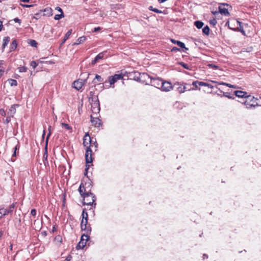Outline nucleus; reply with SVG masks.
<instances>
[{"mask_svg": "<svg viewBox=\"0 0 261 261\" xmlns=\"http://www.w3.org/2000/svg\"><path fill=\"white\" fill-rule=\"evenodd\" d=\"M83 145L85 148V161L86 168L85 175L87 174L90 165L93 162V151H96L98 148V143L96 141L93 142L88 133H87L83 137Z\"/></svg>", "mask_w": 261, "mask_h": 261, "instance_id": "nucleus-1", "label": "nucleus"}, {"mask_svg": "<svg viewBox=\"0 0 261 261\" xmlns=\"http://www.w3.org/2000/svg\"><path fill=\"white\" fill-rule=\"evenodd\" d=\"M228 28L232 30H239L244 34L245 32L243 30L241 25V22L236 19L230 18L226 22Z\"/></svg>", "mask_w": 261, "mask_h": 261, "instance_id": "nucleus-2", "label": "nucleus"}, {"mask_svg": "<svg viewBox=\"0 0 261 261\" xmlns=\"http://www.w3.org/2000/svg\"><path fill=\"white\" fill-rule=\"evenodd\" d=\"M92 185L89 182L81 183L79 191L82 197L90 194L91 193Z\"/></svg>", "mask_w": 261, "mask_h": 261, "instance_id": "nucleus-3", "label": "nucleus"}, {"mask_svg": "<svg viewBox=\"0 0 261 261\" xmlns=\"http://www.w3.org/2000/svg\"><path fill=\"white\" fill-rule=\"evenodd\" d=\"M83 199V203L84 205H87L93 206L95 207L96 205L95 201L96 198L93 193H90V194L84 196L82 197Z\"/></svg>", "mask_w": 261, "mask_h": 261, "instance_id": "nucleus-4", "label": "nucleus"}, {"mask_svg": "<svg viewBox=\"0 0 261 261\" xmlns=\"http://www.w3.org/2000/svg\"><path fill=\"white\" fill-rule=\"evenodd\" d=\"M247 109H250L255 107L257 105V99L250 95H247L245 100L243 102Z\"/></svg>", "mask_w": 261, "mask_h": 261, "instance_id": "nucleus-5", "label": "nucleus"}, {"mask_svg": "<svg viewBox=\"0 0 261 261\" xmlns=\"http://www.w3.org/2000/svg\"><path fill=\"white\" fill-rule=\"evenodd\" d=\"M15 207V203H12L10 205L8 208L2 207L0 208V219H1L4 216L10 215H12Z\"/></svg>", "mask_w": 261, "mask_h": 261, "instance_id": "nucleus-6", "label": "nucleus"}, {"mask_svg": "<svg viewBox=\"0 0 261 261\" xmlns=\"http://www.w3.org/2000/svg\"><path fill=\"white\" fill-rule=\"evenodd\" d=\"M88 219H82L81 228L85 233H90L91 232V227L90 225L88 223Z\"/></svg>", "mask_w": 261, "mask_h": 261, "instance_id": "nucleus-7", "label": "nucleus"}, {"mask_svg": "<svg viewBox=\"0 0 261 261\" xmlns=\"http://www.w3.org/2000/svg\"><path fill=\"white\" fill-rule=\"evenodd\" d=\"M87 79L88 77L84 80L79 79L72 83V87L77 90H80L87 83Z\"/></svg>", "mask_w": 261, "mask_h": 261, "instance_id": "nucleus-8", "label": "nucleus"}, {"mask_svg": "<svg viewBox=\"0 0 261 261\" xmlns=\"http://www.w3.org/2000/svg\"><path fill=\"white\" fill-rule=\"evenodd\" d=\"M123 79V75L121 74H115L114 75L110 76L108 77V82L110 83L109 87H114V84L118 80Z\"/></svg>", "mask_w": 261, "mask_h": 261, "instance_id": "nucleus-9", "label": "nucleus"}, {"mask_svg": "<svg viewBox=\"0 0 261 261\" xmlns=\"http://www.w3.org/2000/svg\"><path fill=\"white\" fill-rule=\"evenodd\" d=\"M89 233H84L82 234L81 241L76 246V249H83L86 245L87 241L89 239Z\"/></svg>", "mask_w": 261, "mask_h": 261, "instance_id": "nucleus-10", "label": "nucleus"}, {"mask_svg": "<svg viewBox=\"0 0 261 261\" xmlns=\"http://www.w3.org/2000/svg\"><path fill=\"white\" fill-rule=\"evenodd\" d=\"M162 82L163 80L159 77H151L150 79L151 85L159 89H161Z\"/></svg>", "mask_w": 261, "mask_h": 261, "instance_id": "nucleus-11", "label": "nucleus"}, {"mask_svg": "<svg viewBox=\"0 0 261 261\" xmlns=\"http://www.w3.org/2000/svg\"><path fill=\"white\" fill-rule=\"evenodd\" d=\"M173 89V86L170 82L164 81L163 80L161 89L163 91H170Z\"/></svg>", "mask_w": 261, "mask_h": 261, "instance_id": "nucleus-12", "label": "nucleus"}, {"mask_svg": "<svg viewBox=\"0 0 261 261\" xmlns=\"http://www.w3.org/2000/svg\"><path fill=\"white\" fill-rule=\"evenodd\" d=\"M134 79L135 81L139 82H143V78H145L146 76H148V74L145 73H140L138 71L134 72Z\"/></svg>", "mask_w": 261, "mask_h": 261, "instance_id": "nucleus-13", "label": "nucleus"}, {"mask_svg": "<svg viewBox=\"0 0 261 261\" xmlns=\"http://www.w3.org/2000/svg\"><path fill=\"white\" fill-rule=\"evenodd\" d=\"M228 5L225 4H222L219 7V12L225 16H229L230 15L229 12H228V9L226 7H228Z\"/></svg>", "mask_w": 261, "mask_h": 261, "instance_id": "nucleus-14", "label": "nucleus"}, {"mask_svg": "<svg viewBox=\"0 0 261 261\" xmlns=\"http://www.w3.org/2000/svg\"><path fill=\"white\" fill-rule=\"evenodd\" d=\"M91 122L92 123V124L95 126L97 127H99L102 125V122L100 119H99L97 117H94L92 115H91Z\"/></svg>", "mask_w": 261, "mask_h": 261, "instance_id": "nucleus-15", "label": "nucleus"}, {"mask_svg": "<svg viewBox=\"0 0 261 261\" xmlns=\"http://www.w3.org/2000/svg\"><path fill=\"white\" fill-rule=\"evenodd\" d=\"M40 12H43V16L50 17L53 15V10L50 7L45 8L43 10H40Z\"/></svg>", "mask_w": 261, "mask_h": 261, "instance_id": "nucleus-16", "label": "nucleus"}, {"mask_svg": "<svg viewBox=\"0 0 261 261\" xmlns=\"http://www.w3.org/2000/svg\"><path fill=\"white\" fill-rule=\"evenodd\" d=\"M97 102L95 101L93 104H92V111L94 113H98L100 110L99 103L97 99Z\"/></svg>", "mask_w": 261, "mask_h": 261, "instance_id": "nucleus-17", "label": "nucleus"}, {"mask_svg": "<svg viewBox=\"0 0 261 261\" xmlns=\"http://www.w3.org/2000/svg\"><path fill=\"white\" fill-rule=\"evenodd\" d=\"M103 53H100L99 54H98L95 57V58L94 59V60H93L92 61H91V65H95L99 60H100V59H102L103 58Z\"/></svg>", "mask_w": 261, "mask_h": 261, "instance_id": "nucleus-18", "label": "nucleus"}, {"mask_svg": "<svg viewBox=\"0 0 261 261\" xmlns=\"http://www.w3.org/2000/svg\"><path fill=\"white\" fill-rule=\"evenodd\" d=\"M235 95L236 96L238 97H245L246 98L247 96V93L246 92H244L243 91H236L234 92Z\"/></svg>", "mask_w": 261, "mask_h": 261, "instance_id": "nucleus-19", "label": "nucleus"}, {"mask_svg": "<svg viewBox=\"0 0 261 261\" xmlns=\"http://www.w3.org/2000/svg\"><path fill=\"white\" fill-rule=\"evenodd\" d=\"M87 39V38L85 36H83L80 38H79L75 42L73 43V45H79L83 43H84Z\"/></svg>", "mask_w": 261, "mask_h": 261, "instance_id": "nucleus-20", "label": "nucleus"}, {"mask_svg": "<svg viewBox=\"0 0 261 261\" xmlns=\"http://www.w3.org/2000/svg\"><path fill=\"white\" fill-rule=\"evenodd\" d=\"M17 46V42L16 40L12 41L10 46V51H14Z\"/></svg>", "mask_w": 261, "mask_h": 261, "instance_id": "nucleus-21", "label": "nucleus"}, {"mask_svg": "<svg viewBox=\"0 0 261 261\" xmlns=\"http://www.w3.org/2000/svg\"><path fill=\"white\" fill-rule=\"evenodd\" d=\"M10 41V37H5L3 38V43L2 44V49L3 50H4L6 46L8 45Z\"/></svg>", "mask_w": 261, "mask_h": 261, "instance_id": "nucleus-22", "label": "nucleus"}, {"mask_svg": "<svg viewBox=\"0 0 261 261\" xmlns=\"http://www.w3.org/2000/svg\"><path fill=\"white\" fill-rule=\"evenodd\" d=\"M47 146H46V144L45 143V152H44V153L43 154V161L44 164H45V162L47 163L48 154H47Z\"/></svg>", "mask_w": 261, "mask_h": 261, "instance_id": "nucleus-23", "label": "nucleus"}, {"mask_svg": "<svg viewBox=\"0 0 261 261\" xmlns=\"http://www.w3.org/2000/svg\"><path fill=\"white\" fill-rule=\"evenodd\" d=\"M8 82L11 86H16L17 85V82L15 80L12 79H8Z\"/></svg>", "mask_w": 261, "mask_h": 261, "instance_id": "nucleus-24", "label": "nucleus"}, {"mask_svg": "<svg viewBox=\"0 0 261 261\" xmlns=\"http://www.w3.org/2000/svg\"><path fill=\"white\" fill-rule=\"evenodd\" d=\"M194 24L197 28L199 29H201L203 26L204 23L200 21H196L194 22Z\"/></svg>", "mask_w": 261, "mask_h": 261, "instance_id": "nucleus-25", "label": "nucleus"}, {"mask_svg": "<svg viewBox=\"0 0 261 261\" xmlns=\"http://www.w3.org/2000/svg\"><path fill=\"white\" fill-rule=\"evenodd\" d=\"M51 126L50 125H49L48 127V133L47 135V137H46V140H45V143L46 144V146H47V144H48V139H49V138L50 137V135H51Z\"/></svg>", "mask_w": 261, "mask_h": 261, "instance_id": "nucleus-26", "label": "nucleus"}, {"mask_svg": "<svg viewBox=\"0 0 261 261\" xmlns=\"http://www.w3.org/2000/svg\"><path fill=\"white\" fill-rule=\"evenodd\" d=\"M72 29H70L69 30L67 33L66 34H65V36H64V41L63 42H64L66 40H67L69 36L71 35V34H72Z\"/></svg>", "mask_w": 261, "mask_h": 261, "instance_id": "nucleus-27", "label": "nucleus"}, {"mask_svg": "<svg viewBox=\"0 0 261 261\" xmlns=\"http://www.w3.org/2000/svg\"><path fill=\"white\" fill-rule=\"evenodd\" d=\"M176 44L178 46H179L180 47H181V48H184V49H185V50H188V48H187V47H186L185 45V44H184L183 42H181V41H176Z\"/></svg>", "mask_w": 261, "mask_h": 261, "instance_id": "nucleus-28", "label": "nucleus"}, {"mask_svg": "<svg viewBox=\"0 0 261 261\" xmlns=\"http://www.w3.org/2000/svg\"><path fill=\"white\" fill-rule=\"evenodd\" d=\"M82 219H88V214L87 212L86 209L84 208L82 214Z\"/></svg>", "mask_w": 261, "mask_h": 261, "instance_id": "nucleus-29", "label": "nucleus"}, {"mask_svg": "<svg viewBox=\"0 0 261 261\" xmlns=\"http://www.w3.org/2000/svg\"><path fill=\"white\" fill-rule=\"evenodd\" d=\"M202 32L204 34H205L206 35H208L210 34L209 27L207 25L204 27L202 29Z\"/></svg>", "mask_w": 261, "mask_h": 261, "instance_id": "nucleus-30", "label": "nucleus"}, {"mask_svg": "<svg viewBox=\"0 0 261 261\" xmlns=\"http://www.w3.org/2000/svg\"><path fill=\"white\" fill-rule=\"evenodd\" d=\"M219 85H225L229 88H236V86H234V85H231L230 84H229V83H224V82H221V83H220L219 84Z\"/></svg>", "mask_w": 261, "mask_h": 261, "instance_id": "nucleus-31", "label": "nucleus"}, {"mask_svg": "<svg viewBox=\"0 0 261 261\" xmlns=\"http://www.w3.org/2000/svg\"><path fill=\"white\" fill-rule=\"evenodd\" d=\"M64 17V14L60 13V14H56L54 16V19L56 20H58L61 19V18Z\"/></svg>", "mask_w": 261, "mask_h": 261, "instance_id": "nucleus-32", "label": "nucleus"}, {"mask_svg": "<svg viewBox=\"0 0 261 261\" xmlns=\"http://www.w3.org/2000/svg\"><path fill=\"white\" fill-rule=\"evenodd\" d=\"M186 87L185 86L180 85L177 88L178 91L179 93H184L186 91Z\"/></svg>", "mask_w": 261, "mask_h": 261, "instance_id": "nucleus-33", "label": "nucleus"}, {"mask_svg": "<svg viewBox=\"0 0 261 261\" xmlns=\"http://www.w3.org/2000/svg\"><path fill=\"white\" fill-rule=\"evenodd\" d=\"M55 241L58 242V243H62V236L60 235H58L55 238Z\"/></svg>", "mask_w": 261, "mask_h": 261, "instance_id": "nucleus-34", "label": "nucleus"}, {"mask_svg": "<svg viewBox=\"0 0 261 261\" xmlns=\"http://www.w3.org/2000/svg\"><path fill=\"white\" fill-rule=\"evenodd\" d=\"M199 86L212 87L211 85H210L209 84H207L206 83L203 82H199Z\"/></svg>", "mask_w": 261, "mask_h": 261, "instance_id": "nucleus-35", "label": "nucleus"}, {"mask_svg": "<svg viewBox=\"0 0 261 261\" xmlns=\"http://www.w3.org/2000/svg\"><path fill=\"white\" fill-rule=\"evenodd\" d=\"M62 126L64 127L67 130H70L72 129L71 127L68 124L65 123H62Z\"/></svg>", "mask_w": 261, "mask_h": 261, "instance_id": "nucleus-36", "label": "nucleus"}, {"mask_svg": "<svg viewBox=\"0 0 261 261\" xmlns=\"http://www.w3.org/2000/svg\"><path fill=\"white\" fill-rule=\"evenodd\" d=\"M27 70V68L25 66H20L18 67V70L20 72H26Z\"/></svg>", "mask_w": 261, "mask_h": 261, "instance_id": "nucleus-37", "label": "nucleus"}, {"mask_svg": "<svg viewBox=\"0 0 261 261\" xmlns=\"http://www.w3.org/2000/svg\"><path fill=\"white\" fill-rule=\"evenodd\" d=\"M30 44L33 47H36L37 43L35 40H30Z\"/></svg>", "mask_w": 261, "mask_h": 261, "instance_id": "nucleus-38", "label": "nucleus"}, {"mask_svg": "<svg viewBox=\"0 0 261 261\" xmlns=\"http://www.w3.org/2000/svg\"><path fill=\"white\" fill-rule=\"evenodd\" d=\"M95 79L97 80L98 82H103V78H102L101 77V76H100L98 74H96L94 80H95Z\"/></svg>", "mask_w": 261, "mask_h": 261, "instance_id": "nucleus-39", "label": "nucleus"}, {"mask_svg": "<svg viewBox=\"0 0 261 261\" xmlns=\"http://www.w3.org/2000/svg\"><path fill=\"white\" fill-rule=\"evenodd\" d=\"M20 146L19 145L17 144L14 147V150L13 154V156H15L16 155V151L17 150L19 149Z\"/></svg>", "mask_w": 261, "mask_h": 261, "instance_id": "nucleus-40", "label": "nucleus"}, {"mask_svg": "<svg viewBox=\"0 0 261 261\" xmlns=\"http://www.w3.org/2000/svg\"><path fill=\"white\" fill-rule=\"evenodd\" d=\"M207 66L209 67L212 68H213L214 69H219V66H218L214 65V64H208L207 65Z\"/></svg>", "mask_w": 261, "mask_h": 261, "instance_id": "nucleus-41", "label": "nucleus"}, {"mask_svg": "<svg viewBox=\"0 0 261 261\" xmlns=\"http://www.w3.org/2000/svg\"><path fill=\"white\" fill-rule=\"evenodd\" d=\"M31 214L33 217H35V216H36V214H37V211H36V209H35V208L32 209L31 211Z\"/></svg>", "mask_w": 261, "mask_h": 261, "instance_id": "nucleus-42", "label": "nucleus"}, {"mask_svg": "<svg viewBox=\"0 0 261 261\" xmlns=\"http://www.w3.org/2000/svg\"><path fill=\"white\" fill-rule=\"evenodd\" d=\"M180 65H181V66L184 68H185V69H190V68H189V66H188V64H186V63H184V62H181V63H180Z\"/></svg>", "mask_w": 261, "mask_h": 261, "instance_id": "nucleus-43", "label": "nucleus"}, {"mask_svg": "<svg viewBox=\"0 0 261 261\" xmlns=\"http://www.w3.org/2000/svg\"><path fill=\"white\" fill-rule=\"evenodd\" d=\"M38 64L35 61H32L31 63V66L33 67V69H35L37 66Z\"/></svg>", "mask_w": 261, "mask_h": 261, "instance_id": "nucleus-44", "label": "nucleus"}, {"mask_svg": "<svg viewBox=\"0 0 261 261\" xmlns=\"http://www.w3.org/2000/svg\"><path fill=\"white\" fill-rule=\"evenodd\" d=\"M192 85L195 87V89H197L198 88V85H199V81H194L192 83Z\"/></svg>", "mask_w": 261, "mask_h": 261, "instance_id": "nucleus-45", "label": "nucleus"}, {"mask_svg": "<svg viewBox=\"0 0 261 261\" xmlns=\"http://www.w3.org/2000/svg\"><path fill=\"white\" fill-rule=\"evenodd\" d=\"M55 10H57L58 11H59L60 13H62V14H64L63 13V11L62 10V9L59 7H57L56 8H55Z\"/></svg>", "mask_w": 261, "mask_h": 261, "instance_id": "nucleus-46", "label": "nucleus"}, {"mask_svg": "<svg viewBox=\"0 0 261 261\" xmlns=\"http://www.w3.org/2000/svg\"><path fill=\"white\" fill-rule=\"evenodd\" d=\"M210 23L213 24V25H215L217 23V21L215 18H214L213 19L210 21Z\"/></svg>", "mask_w": 261, "mask_h": 261, "instance_id": "nucleus-47", "label": "nucleus"}, {"mask_svg": "<svg viewBox=\"0 0 261 261\" xmlns=\"http://www.w3.org/2000/svg\"><path fill=\"white\" fill-rule=\"evenodd\" d=\"M153 11L156 13H162V11L161 10H160L156 8H154L153 10Z\"/></svg>", "mask_w": 261, "mask_h": 261, "instance_id": "nucleus-48", "label": "nucleus"}, {"mask_svg": "<svg viewBox=\"0 0 261 261\" xmlns=\"http://www.w3.org/2000/svg\"><path fill=\"white\" fill-rule=\"evenodd\" d=\"M0 114L1 115H2V116H5L6 113H5V111L3 109H1L0 110Z\"/></svg>", "mask_w": 261, "mask_h": 261, "instance_id": "nucleus-49", "label": "nucleus"}, {"mask_svg": "<svg viewBox=\"0 0 261 261\" xmlns=\"http://www.w3.org/2000/svg\"><path fill=\"white\" fill-rule=\"evenodd\" d=\"M14 21L15 22H17V23H19V24L21 23V20L19 19V18H15L14 19Z\"/></svg>", "mask_w": 261, "mask_h": 261, "instance_id": "nucleus-50", "label": "nucleus"}, {"mask_svg": "<svg viewBox=\"0 0 261 261\" xmlns=\"http://www.w3.org/2000/svg\"><path fill=\"white\" fill-rule=\"evenodd\" d=\"M101 28L100 27H96L94 29L93 32H96L97 31H99L101 30Z\"/></svg>", "mask_w": 261, "mask_h": 261, "instance_id": "nucleus-51", "label": "nucleus"}, {"mask_svg": "<svg viewBox=\"0 0 261 261\" xmlns=\"http://www.w3.org/2000/svg\"><path fill=\"white\" fill-rule=\"evenodd\" d=\"M11 121V117L8 116L6 118V120H5V122L7 123H8L9 122H10Z\"/></svg>", "mask_w": 261, "mask_h": 261, "instance_id": "nucleus-52", "label": "nucleus"}, {"mask_svg": "<svg viewBox=\"0 0 261 261\" xmlns=\"http://www.w3.org/2000/svg\"><path fill=\"white\" fill-rule=\"evenodd\" d=\"M23 7L30 8L33 6L32 5H22Z\"/></svg>", "mask_w": 261, "mask_h": 261, "instance_id": "nucleus-53", "label": "nucleus"}, {"mask_svg": "<svg viewBox=\"0 0 261 261\" xmlns=\"http://www.w3.org/2000/svg\"><path fill=\"white\" fill-rule=\"evenodd\" d=\"M3 28V22L0 20V32L2 30Z\"/></svg>", "mask_w": 261, "mask_h": 261, "instance_id": "nucleus-54", "label": "nucleus"}, {"mask_svg": "<svg viewBox=\"0 0 261 261\" xmlns=\"http://www.w3.org/2000/svg\"><path fill=\"white\" fill-rule=\"evenodd\" d=\"M4 73V70L0 69V77H2V76L3 75Z\"/></svg>", "mask_w": 261, "mask_h": 261, "instance_id": "nucleus-55", "label": "nucleus"}, {"mask_svg": "<svg viewBox=\"0 0 261 261\" xmlns=\"http://www.w3.org/2000/svg\"><path fill=\"white\" fill-rule=\"evenodd\" d=\"M172 51H179V49L177 47H174L172 49Z\"/></svg>", "mask_w": 261, "mask_h": 261, "instance_id": "nucleus-56", "label": "nucleus"}, {"mask_svg": "<svg viewBox=\"0 0 261 261\" xmlns=\"http://www.w3.org/2000/svg\"><path fill=\"white\" fill-rule=\"evenodd\" d=\"M148 9H149V10L153 11V10L154 9V8L153 7V6H150L149 7Z\"/></svg>", "mask_w": 261, "mask_h": 261, "instance_id": "nucleus-57", "label": "nucleus"}, {"mask_svg": "<svg viewBox=\"0 0 261 261\" xmlns=\"http://www.w3.org/2000/svg\"><path fill=\"white\" fill-rule=\"evenodd\" d=\"M167 0H158L159 2L160 3H164L165 1H166Z\"/></svg>", "mask_w": 261, "mask_h": 261, "instance_id": "nucleus-58", "label": "nucleus"}, {"mask_svg": "<svg viewBox=\"0 0 261 261\" xmlns=\"http://www.w3.org/2000/svg\"><path fill=\"white\" fill-rule=\"evenodd\" d=\"M71 258V256H67V258H66V260L69 261L70 260V258Z\"/></svg>", "mask_w": 261, "mask_h": 261, "instance_id": "nucleus-59", "label": "nucleus"}, {"mask_svg": "<svg viewBox=\"0 0 261 261\" xmlns=\"http://www.w3.org/2000/svg\"><path fill=\"white\" fill-rule=\"evenodd\" d=\"M171 41H172L173 43L176 44V41H177V40H174V39H172V40H171Z\"/></svg>", "mask_w": 261, "mask_h": 261, "instance_id": "nucleus-60", "label": "nucleus"}, {"mask_svg": "<svg viewBox=\"0 0 261 261\" xmlns=\"http://www.w3.org/2000/svg\"><path fill=\"white\" fill-rule=\"evenodd\" d=\"M45 129H44V130H43V134H42V137H43V138L44 137V136H45Z\"/></svg>", "mask_w": 261, "mask_h": 261, "instance_id": "nucleus-61", "label": "nucleus"}, {"mask_svg": "<svg viewBox=\"0 0 261 261\" xmlns=\"http://www.w3.org/2000/svg\"><path fill=\"white\" fill-rule=\"evenodd\" d=\"M12 248H13V244H11V245H10V250H12Z\"/></svg>", "mask_w": 261, "mask_h": 261, "instance_id": "nucleus-62", "label": "nucleus"}, {"mask_svg": "<svg viewBox=\"0 0 261 261\" xmlns=\"http://www.w3.org/2000/svg\"><path fill=\"white\" fill-rule=\"evenodd\" d=\"M30 0H21V1L23 2H29Z\"/></svg>", "mask_w": 261, "mask_h": 261, "instance_id": "nucleus-63", "label": "nucleus"}, {"mask_svg": "<svg viewBox=\"0 0 261 261\" xmlns=\"http://www.w3.org/2000/svg\"><path fill=\"white\" fill-rule=\"evenodd\" d=\"M213 13L214 14H217V13H218V12H217V11H215V12H213Z\"/></svg>", "mask_w": 261, "mask_h": 261, "instance_id": "nucleus-64", "label": "nucleus"}]
</instances>
